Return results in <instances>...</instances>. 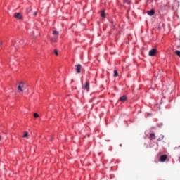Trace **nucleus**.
<instances>
[{
    "label": "nucleus",
    "mask_w": 180,
    "mask_h": 180,
    "mask_svg": "<svg viewBox=\"0 0 180 180\" xmlns=\"http://www.w3.org/2000/svg\"><path fill=\"white\" fill-rule=\"evenodd\" d=\"M28 136H29V133H27V131H25V132H24V134H23V136H22V137L26 138V137H27Z\"/></svg>",
    "instance_id": "4468645a"
},
{
    "label": "nucleus",
    "mask_w": 180,
    "mask_h": 180,
    "mask_svg": "<svg viewBox=\"0 0 180 180\" xmlns=\"http://www.w3.org/2000/svg\"><path fill=\"white\" fill-rule=\"evenodd\" d=\"M175 54L176 56L180 58V51H178V50L175 51Z\"/></svg>",
    "instance_id": "ddd939ff"
},
{
    "label": "nucleus",
    "mask_w": 180,
    "mask_h": 180,
    "mask_svg": "<svg viewBox=\"0 0 180 180\" xmlns=\"http://www.w3.org/2000/svg\"><path fill=\"white\" fill-rule=\"evenodd\" d=\"M53 34H54V36H58V31H57V30H53Z\"/></svg>",
    "instance_id": "f8f14e48"
},
{
    "label": "nucleus",
    "mask_w": 180,
    "mask_h": 180,
    "mask_svg": "<svg viewBox=\"0 0 180 180\" xmlns=\"http://www.w3.org/2000/svg\"><path fill=\"white\" fill-rule=\"evenodd\" d=\"M72 82H74V80H73V79H72Z\"/></svg>",
    "instance_id": "412c9836"
},
{
    "label": "nucleus",
    "mask_w": 180,
    "mask_h": 180,
    "mask_svg": "<svg viewBox=\"0 0 180 180\" xmlns=\"http://www.w3.org/2000/svg\"><path fill=\"white\" fill-rule=\"evenodd\" d=\"M56 41H57V37H53L51 39V43H56Z\"/></svg>",
    "instance_id": "9d476101"
},
{
    "label": "nucleus",
    "mask_w": 180,
    "mask_h": 180,
    "mask_svg": "<svg viewBox=\"0 0 180 180\" xmlns=\"http://www.w3.org/2000/svg\"><path fill=\"white\" fill-rule=\"evenodd\" d=\"M120 102H126L127 101V97L126 96H122L120 97Z\"/></svg>",
    "instance_id": "0eeeda50"
},
{
    "label": "nucleus",
    "mask_w": 180,
    "mask_h": 180,
    "mask_svg": "<svg viewBox=\"0 0 180 180\" xmlns=\"http://www.w3.org/2000/svg\"><path fill=\"white\" fill-rule=\"evenodd\" d=\"M33 116H34V117H35V118L39 117V115H38L37 112H34V113L33 114Z\"/></svg>",
    "instance_id": "f3484780"
},
{
    "label": "nucleus",
    "mask_w": 180,
    "mask_h": 180,
    "mask_svg": "<svg viewBox=\"0 0 180 180\" xmlns=\"http://www.w3.org/2000/svg\"><path fill=\"white\" fill-rule=\"evenodd\" d=\"M119 74L117 73V70L114 71V77H117Z\"/></svg>",
    "instance_id": "dca6fc26"
},
{
    "label": "nucleus",
    "mask_w": 180,
    "mask_h": 180,
    "mask_svg": "<svg viewBox=\"0 0 180 180\" xmlns=\"http://www.w3.org/2000/svg\"><path fill=\"white\" fill-rule=\"evenodd\" d=\"M156 54H157V49H152L148 52V56H150V57H155Z\"/></svg>",
    "instance_id": "f03ea898"
},
{
    "label": "nucleus",
    "mask_w": 180,
    "mask_h": 180,
    "mask_svg": "<svg viewBox=\"0 0 180 180\" xmlns=\"http://www.w3.org/2000/svg\"><path fill=\"white\" fill-rule=\"evenodd\" d=\"M14 17H15L16 19H22L23 18V16H22V13H15L14 14Z\"/></svg>",
    "instance_id": "39448f33"
},
{
    "label": "nucleus",
    "mask_w": 180,
    "mask_h": 180,
    "mask_svg": "<svg viewBox=\"0 0 180 180\" xmlns=\"http://www.w3.org/2000/svg\"><path fill=\"white\" fill-rule=\"evenodd\" d=\"M26 89V86L25 85L23 82H18V90L20 92H23Z\"/></svg>",
    "instance_id": "f257e3e1"
},
{
    "label": "nucleus",
    "mask_w": 180,
    "mask_h": 180,
    "mask_svg": "<svg viewBox=\"0 0 180 180\" xmlns=\"http://www.w3.org/2000/svg\"><path fill=\"white\" fill-rule=\"evenodd\" d=\"M0 44H1V45H2V43H1V42H0Z\"/></svg>",
    "instance_id": "4be33fe9"
},
{
    "label": "nucleus",
    "mask_w": 180,
    "mask_h": 180,
    "mask_svg": "<svg viewBox=\"0 0 180 180\" xmlns=\"http://www.w3.org/2000/svg\"><path fill=\"white\" fill-rule=\"evenodd\" d=\"M76 71L77 72V74H79V72H81V68H82V66H81L80 64L76 65Z\"/></svg>",
    "instance_id": "20e7f679"
},
{
    "label": "nucleus",
    "mask_w": 180,
    "mask_h": 180,
    "mask_svg": "<svg viewBox=\"0 0 180 180\" xmlns=\"http://www.w3.org/2000/svg\"><path fill=\"white\" fill-rule=\"evenodd\" d=\"M147 13L148 15H149V16H153L154 13H155V11L154 10H150V11H148Z\"/></svg>",
    "instance_id": "6e6552de"
},
{
    "label": "nucleus",
    "mask_w": 180,
    "mask_h": 180,
    "mask_svg": "<svg viewBox=\"0 0 180 180\" xmlns=\"http://www.w3.org/2000/svg\"><path fill=\"white\" fill-rule=\"evenodd\" d=\"M54 54H56V56H58V51L57 49H54Z\"/></svg>",
    "instance_id": "a211bd4d"
},
{
    "label": "nucleus",
    "mask_w": 180,
    "mask_h": 180,
    "mask_svg": "<svg viewBox=\"0 0 180 180\" xmlns=\"http://www.w3.org/2000/svg\"><path fill=\"white\" fill-rule=\"evenodd\" d=\"M167 158V155H162L160 156L159 161H160L161 162H164V161H166Z\"/></svg>",
    "instance_id": "7ed1b4c3"
},
{
    "label": "nucleus",
    "mask_w": 180,
    "mask_h": 180,
    "mask_svg": "<svg viewBox=\"0 0 180 180\" xmlns=\"http://www.w3.org/2000/svg\"><path fill=\"white\" fill-rule=\"evenodd\" d=\"M33 15L34 16H37V12H34Z\"/></svg>",
    "instance_id": "aec40b11"
},
{
    "label": "nucleus",
    "mask_w": 180,
    "mask_h": 180,
    "mask_svg": "<svg viewBox=\"0 0 180 180\" xmlns=\"http://www.w3.org/2000/svg\"><path fill=\"white\" fill-rule=\"evenodd\" d=\"M0 141H1V136H0Z\"/></svg>",
    "instance_id": "5701e85b"
},
{
    "label": "nucleus",
    "mask_w": 180,
    "mask_h": 180,
    "mask_svg": "<svg viewBox=\"0 0 180 180\" xmlns=\"http://www.w3.org/2000/svg\"><path fill=\"white\" fill-rule=\"evenodd\" d=\"M124 4H128V5H130L131 4V1H130V0H124Z\"/></svg>",
    "instance_id": "9b49d317"
},
{
    "label": "nucleus",
    "mask_w": 180,
    "mask_h": 180,
    "mask_svg": "<svg viewBox=\"0 0 180 180\" xmlns=\"http://www.w3.org/2000/svg\"><path fill=\"white\" fill-rule=\"evenodd\" d=\"M150 137L151 140H155V134H150Z\"/></svg>",
    "instance_id": "1a4fd4ad"
},
{
    "label": "nucleus",
    "mask_w": 180,
    "mask_h": 180,
    "mask_svg": "<svg viewBox=\"0 0 180 180\" xmlns=\"http://www.w3.org/2000/svg\"><path fill=\"white\" fill-rule=\"evenodd\" d=\"M30 12H32V7L27 8V13H30Z\"/></svg>",
    "instance_id": "2eb2a0df"
},
{
    "label": "nucleus",
    "mask_w": 180,
    "mask_h": 180,
    "mask_svg": "<svg viewBox=\"0 0 180 180\" xmlns=\"http://www.w3.org/2000/svg\"><path fill=\"white\" fill-rule=\"evenodd\" d=\"M83 89H84L85 91H89V82H86L85 84V86H83Z\"/></svg>",
    "instance_id": "423d86ee"
},
{
    "label": "nucleus",
    "mask_w": 180,
    "mask_h": 180,
    "mask_svg": "<svg viewBox=\"0 0 180 180\" xmlns=\"http://www.w3.org/2000/svg\"><path fill=\"white\" fill-rule=\"evenodd\" d=\"M101 16V18H105V11H102Z\"/></svg>",
    "instance_id": "6ab92c4d"
}]
</instances>
